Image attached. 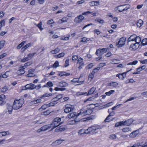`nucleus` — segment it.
<instances>
[{"label":"nucleus","mask_w":147,"mask_h":147,"mask_svg":"<svg viewBox=\"0 0 147 147\" xmlns=\"http://www.w3.org/2000/svg\"><path fill=\"white\" fill-rule=\"evenodd\" d=\"M98 105V104H90L88 107V108L90 109H89L84 111L81 110L80 111V113H78L77 115L75 113H71L67 115V118L70 119L72 118H76L80 115L83 116L90 114L92 112V109L96 107H97Z\"/></svg>","instance_id":"obj_1"},{"label":"nucleus","mask_w":147,"mask_h":147,"mask_svg":"<svg viewBox=\"0 0 147 147\" xmlns=\"http://www.w3.org/2000/svg\"><path fill=\"white\" fill-rule=\"evenodd\" d=\"M24 103V100L23 98L15 99L13 104V108L14 110H17L22 107Z\"/></svg>","instance_id":"obj_2"},{"label":"nucleus","mask_w":147,"mask_h":147,"mask_svg":"<svg viewBox=\"0 0 147 147\" xmlns=\"http://www.w3.org/2000/svg\"><path fill=\"white\" fill-rule=\"evenodd\" d=\"M61 121V119L59 117H56L54 119L53 121L51 124L50 125L52 128L51 129L52 130L59 125L61 124L62 122H61L59 124V123Z\"/></svg>","instance_id":"obj_3"},{"label":"nucleus","mask_w":147,"mask_h":147,"mask_svg":"<svg viewBox=\"0 0 147 147\" xmlns=\"http://www.w3.org/2000/svg\"><path fill=\"white\" fill-rule=\"evenodd\" d=\"M129 8V6L128 5H119L115 9L116 11L118 10L119 12H121L127 10Z\"/></svg>","instance_id":"obj_4"},{"label":"nucleus","mask_w":147,"mask_h":147,"mask_svg":"<svg viewBox=\"0 0 147 147\" xmlns=\"http://www.w3.org/2000/svg\"><path fill=\"white\" fill-rule=\"evenodd\" d=\"M52 128L50 125H46L42 126L40 128L36 131V132L40 133L42 131H47L51 128Z\"/></svg>","instance_id":"obj_5"},{"label":"nucleus","mask_w":147,"mask_h":147,"mask_svg":"<svg viewBox=\"0 0 147 147\" xmlns=\"http://www.w3.org/2000/svg\"><path fill=\"white\" fill-rule=\"evenodd\" d=\"M65 107L64 111L65 113H67L73 111L74 109V106L70 104L66 105Z\"/></svg>","instance_id":"obj_6"},{"label":"nucleus","mask_w":147,"mask_h":147,"mask_svg":"<svg viewBox=\"0 0 147 147\" xmlns=\"http://www.w3.org/2000/svg\"><path fill=\"white\" fill-rule=\"evenodd\" d=\"M108 48H105L102 49H99L96 52V55L98 56H100L106 53L107 51Z\"/></svg>","instance_id":"obj_7"},{"label":"nucleus","mask_w":147,"mask_h":147,"mask_svg":"<svg viewBox=\"0 0 147 147\" xmlns=\"http://www.w3.org/2000/svg\"><path fill=\"white\" fill-rule=\"evenodd\" d=\"M100 128V126L98 125H94L89 127L87 129L88 132L89 133L91 132H94L96 130Z\"/></svg>","instance_id":"obj_8"},{"label":"nucleus","mask_w":147,"mask_h":147,"mask_svg":"<svg viewBox=\"0 0 147 147\" xmlns=\"http://www.w3.org/2000/svg\"><path fill=\"white\" fill-rule=\"evenodd\" d=\"M126 38L123 37L120 38L117 44V46L118 47H121L123 46L125 43Z\"/></svg>","instance_id":"obj_9"},{"label":"nucleus","mask_w":147,"mask_h":147,"mask_svg":"<svg viewBox=\"0 0 147 147\" xmlns=\"http://www.w3.org/2000/svg\"><path fill=\"white\" fill-rule=\"evenodd\" d=\"M34 87H35V85L31 83L27 84L25 86L23 87L22 89L23 90H25L27 89L33 90L34 89Z\"/></svg>","instance_id":"obj_10"},{"label":"nucleus","mask_w":147,"mask_h":147,"mask_svg":"<svg viewBox=\"0 0 147 147\" xmlns=\"http://www.w3.org/2000/svg\"><path fill=\"white\" fill-rule=\"evenodd\" d=\"M84 19V17L82 15L79 16L75 18L74 22L76 23H81Z\"/></svg>","instance_id":"obj_11"},{"label":"nucleus","mask_w":147,"mask_h":147,"mask_svg":"<svg viewBox=\"0 0 147 147\" xmlns=\"http://www.w3.org/2000/svg\"><path fill=\"white\" fill-rule=\"evenodd\" d=\"M77 63L79 65L78 68L79 69H82L84 66V63L83 61V59L81 58H79L77 60Z\"/></svg>","instance_id":"obj_12"},{"label":"nucleus","mask_w":147,"mask_h":147,"mask_svg":"<svg viewBox=\"0 0 147 147\" xmlns=\"http://www.w3.org/2000/svg\"><path fill=\"white\" fill-rule=\"evenodd\" d=\"M139 46V44L134 42L131 44L130 47V49L131 50H136L137 49Z\"/></svg>","instance_id":"obj_13"},{"label":"nucleus","mask_w":147,"mask_h":147,"mask_svg":"<svg viewBox=\"0 0 147 147\" xmlns=\"http://www.w3.org/2000/svg\"><path fill=\"white\" fill-rule=\"evenodd\" d=\"M146 68L145 65H143L142 66L136 69V71L133 73L134 74H139L140 72L142 70Z\"/></svg>","instance_id":"obj_14"},{"label":"nucleus","mask_w":147,"mask_h":147,"mask_svg":"<svg viewBox=\"0 0 147 147\" xmlns=\"http://www.w3.org/2000/svg\"><path fill=\"white\" fill-rule=\"evenodd\" d=\"M59 100L56 97L52 99V102L49 103V105L52 106H54L57 103L58 101Z\"/></svg>","instance_id":"obj_15"},{"label":"nucleus","mask_w":147,"mask_h":147,"mask_svg":"<svg viewBox=\"0 0 147 147\" xmlns=\"http://www.w3.org/2000/svg\"><path fill=\"white\" fill-rule=\"evenodd\" d=\"M139 133V131L136 130L131 133L129 135L130 137L131 138H134Z\"/></svg>","instance_id":"obj_16"},{"label":"nucleus","mask_w":147,"mask_h":147,"mask_svg":"<svg viewBox=\"0 0 147 147\" xmlns=\"http://www.w3.org/2000/svg\"><path fill=\"white\" fill-rule=\"evenodd\" d=\"M133 121L134 120L131 119L123 121L124 125H129L132 123Z\"/></svg>","instance_id":"obj_17"},{"label":"nucleus","mask_w":147,"mask_h":147,"mask_svg":"<svg viewBox=\"0 0 147 147\" xmlns=\"http://www.w3.org/2000/svg\"><path fill=\"white\" fill-rule=\"evenodd\" d=\"M57 86L60 87H66L68 85V84L64 82H61L57 84Z\"/></svg>","instance_id":"obj_18"},{"label":"nucleus","mask_w":147,"mask_h":147,"mask_svg":"<svg viewBox=\"0 0 147 147\" xmlns=\"http://www.w3.org/2000/svg\"><path fill=\"white\" fill-rule=\"evenodd\" d=\"M79 79L78 78H74L71 80V81L75 83H78V84H77V85H81L82 84L84 81V80H83L82 81H79Z\"/></svg>","instance_id":"obj_19"},{"label":"nucleus","mask_w":147,"mask_h":147,"mask_svg":"<svg viewBox=\"0 0 147 147\" xmlns=\"http://www.w3.org/2000/svg\"><path fill=\"white\" fill-rule=\"evenodd\" d=\"M66 129L65 126H61L57 128L55 130L56 132L62 131H64Z\"/></svg>","instance_id":"obj_20"},{"label":"nucleus","mask_w":147,"mask_h":147,"mask_svg":"<svg viewBox=\"0 0 147 147\" xmlns=\"http://www.w3.org/2000/svg\"><path fill=\"white\" fill-rule=\"evenodd\" d=\"M96 88L94 87H92L89 90L88 92H87L86 96H89L93 94L95 91Z\"/></svg>","instance_id":"obj_21"},{"label":"nucleus","mask_w":147,"mask_h":147,"mask_svg":"<svg viewBox=\"0 0 147 147\" xmlns=\"http://www.w3.org/2000/svg\"><path fill=\"white\" fill-rule=\"evenodd\" d=\"M136 38V35L135 34L132 35L128 39V42H130L131 41H134V42H135Z\"/></svg>","instance_id":"obj_22"},{"label":"nucleus","mask_w":147,"mask_h":147,"mask_svg":"<svg viewBox=\"0 0 147 147\" xmlns=\"http://www.w3.org/2000/svg\"><path fill=\"white\" fill-rule=\"evenodd\" d=\"M99 4V1H92L89 3V5L91 6H97Z\"/></svg>","instance_id":"obj_23"},{"label":"nucleus","mask_w":147,"mask_h":147,"mask_svg":"<svg viewBox=\"0 0 147 147\" xmlns=\"http://www.w3.org/2000/svg\"><path fill=\"white\" fill-rule=\"evenodd\" d=\"M68 20V18L66 17H64L62 19H60L58 21V23L59 24H62L63 23L67 22Z\"/></svg>","instance_id":"obj_24"},{"label":"nucleus","mask_w":147,"mask_h":147,"mask_svg":"<svg viewBox=\"0 0 147 147\" xmlns=\"http://www.w3.org/2000/svg\"><path fill=\"white\" fill-rule=\"evenodd\" d=\"M70 74L67 73L64 71L59 72V75L60 76H69Z\"/></svg>","instance_id":"obj_25"},{"label":"nucleus","mask_w":147,"mask_h":147,"mask_svg":"<svg viewBox=\"0 0 147 147\" xmlns=\"http://www.w3.org/2000/svg\"><path fill=\"white\" fill-rule=\"evenodd\" d=\"M78 133L80 135H82L84 134H89V132H88L87 129L85 130L84 129H82L80 130L78 132Z\"/></svg>","instance_id":"obj_26"},{"label":"nucleus","mask_w":147,"mask_h":147,"mask_svg":"<svg viewBox=\"0 0 147 147\" xmlns=\"http://www.w3.org/2000/svg\"><path fill=\"white\" fill-rule=\"evenodd\" d=\"M32 45V43H29L26 45H25L21 49V50L24 51H25L26 49H27L28 48L30 47Z\"/></svg>","instance_id":"obj_27"},{"label":"nucleus","mask_w":147,"mask_h":147,"mask_svg":"<svg viewBox=\"0 0 147 147\" xmlns=\"http://www.w3.org/2000/svg\"><path fill=\"white\" fill-rule=\"evenodd\" d=\"M60 51V49L57 48L55 49L52 50L50 51V53L52 54H55L58 53Z\"/></svg>","instance_id":"obj_28"},{"label":"nucleus","mask_w":147,"mask_h":147,"mask_svg":"<svg viewBox=\"0 0 147 147\" xmlns=\"http://www.w3.org/2000/svg\"><path fill=\"white\" fill-rule=\"evenodd\" d=\"M64 140H65L63 139H60L56 140L54 142V143L57 145H58L61 144L62 142L64 141Z\"/></svg>","instance_id":"obj_29"},{"label":"nucleus","mask_w":147,"mask_h":147,"mask_svg":"<svg viewBox=\"0 0 147 147\" xmlns=\"http://www.w3.org/2000/svg\"><path fill=\"white\" fill-rule=\"evenodd\" d=\"M70 36L69 35H67L66 36H62L60 37V39L61 40L67 41L69 39Z\"/></svg>","instance_id":"obj_30"},{"label":"nucleus","mask_w":147,"mask_h":147,"mask_svg":"<svg viewBox=\"0 0 147 147\" xmlns=\"http://www.w3.org/2000/svg\"><path fill=\"white\" fill-rule=\"evenodd\" d=\"M118 83L116 82H112L109 84V86L114 87H116L118 85Z\"/></svg>","instance_id":"obj_31"},{"label":"nucleus","mask_w":147,"mask_h":147,"mask_svg":"<svg viewBox=\"0 0 147 147\" xmlns=\"http://www.w3.org/2000/svg\"><path fill=\"white\" fill-rule=\"evenodd\" d=\"M119 60L117 59H113L111 60L110 63L112 64H117L119 63Z\"/></svg>","instance_id":"obj_32"},{"label":"nucleus","mask_w":147,"mask_h":147,"mask_svg":"<svg viewBox=\"0 0 147 147\" xmlns=\"http://www.w3.org/2000/svg\"><path fill=\"white\" fill-rule=\"evenodd\" d=\"M5 43V40H3L0 41V50L3 49Z\"/></svg>","instance_id":"obj_33"},{"label":"nucleus","mask_w":147,"mask_h":147,"mask_svg":"<svg viewBox=\"0 0 147 147\" xmlns=\"http://www.w3.org/2000/svg\"><path fill=\"white\" fill-rule=\"evenodd\" d=\"M25 73V71L23 69H20L17 72V74L19 75L24 74Z\"/></svg>","instance_id":"obj_34"},{"label":"nucleus","mask_w":147,"mask_h":147,"mask_svg":"<svg viewBox=\"0 0 147 147\" xmlns=\"http://www.w3.org/2000/svg\"><path fill=\"white\" fill-rule=\"evenodd\" d=\"M90 39L89 38H87L86 37H84L82 38L80 41L81 42H83L85 43H87L88 41L90 40Z\"/></svg>","instance_id":"obj_35"},{"label":"nucleus","mask_w":147,"mask_h":147,"mask_svg":"<svg viewBox=\"0 0 147 147\" xmlns=\"http://www.w3.org/2000/svg\"><path fill=\"white\" fill-rule=\"evenodd\" d=\"M9 72L8 71L6 72L4 74L1 75V76L4 78H7L9 75Z\"/></svg>","instance_id":"obj_36"},{"label":"nucleus","mask_w":147,"mask_h":147,"mask_svg":"<svg viewBox=\"0 0 147 147\" xmlns=\"http://www.w3.org/2000/svg\"><path fill=\"white\" fill-rule=\"evenodd\" d=\"M143 22L142 20H139L137 23V25L138 27H140L143 24Z\"/></svg>","instance_id":"obj_37"},{"label":"nucleus","mask_w":147,"mask_h":147,"mask_svg":"<svg viewBox=\"0 0 147 147\" xmlns=\"http://www.w3.org/2000/svg\"><path fill=\"white\" fill-rule=\"evenodd\" d=\"M141 40V39L140 37L139 36H136V38L135 39V42L139 44V43L140 42Z\"/></svg>","instance_id":"obj_38"},{"label":"nucleus","mask_w":147,"mask_h":147,"mask_svg":"<svg viewBox=\"0 0 147 147\" xmlns=\"http://www.w3.org/2000/svg\"><path fill=\"white\" fill-rule=\"evenodd\" d=\"M131 129L130 128H125L122 129V131L124 132H127L129 131H131Z\"/></svg>","instance_id":"obj_39"},{"label":"nucleus","mask_w":147,"mask_h":147,"mask_svg":"<svg viewBox=\"0 0 147 147\" xmlns=\"http://www.w3.org/2000/svg\"><path fill=\"white\" fill-rule=\"evenodd\" d=\"M123 121H120L116 123H115V127H117L121 126L122 125H124Z\"/></svg>","instance_id":"obj_40"},{"label":"nucleus","mask_w":147,"mask_h":147,"mask_svg":"<svg viewBox=\"0 0 147 147\" xmlns=\"http://www.w3.org/2000/svg\"><path fill=\"white\" fill-rule=\"evenodd\" d=\"M87 92H83L81 91H80L76 93V95L78 96H80L82 95H86Z\"/></svg>","instance_id":"obj_41"},{"label":"nucleus","mask_w":147,"mask_h":147,"mask_svg":"<svg viewBox=\"0 0 147 147\" xmlns=\"http://www.w3.org/2000/svg\"><path fill=\"white\" fill-rule=\"evenodd\" d=\"M65 55V53H61L58 55H56L55 57L56 58H60L63 57Z\"/></svg>","instance_id":"obj_42"},{"label":"nucleus","mask_w":147,"mask_h":147,"mask_svg":"<svg viewBox=\"0 0 147 147\" xmlns=\"http://www.w3.org/2000/svg\"><path fill=\"white\" fill-rule=\"evenodd\" d=\"M41 101V100L40 99H38L36 100L32 101L31 102L33 104H36L40 102Z\"/></svg>","instance_id":"obj_43"},{"label":"nucleus","mask_w":147,"mask_h":147,"mask_svg":"<svg viewBox=\"0 0 147 147\" xmlns=\"http://www.w3.org/2000/svg\"><path fill=\"white\" fill-rule=\"evenodd\" d=\"M95 73L93 72H92L90 74L88 77V79L89 80H90V81H91L92 79L94 78V74Z\"/></svg>","instance_id":"obj_44"},{"label":"nucleus","mask_w":147,"mask_h":147,"mask_svg":"<svg viewBox=\"0 0 147 147\" xmlns=\"http://www.w3.org/2000/svg\"><path fill=\"white\" fill-rule=\"evenodd\" d=\"M13 108V106H11L10 105L8 106L7 107V109L8 113L9 114H11L12 113Z\"/></svg>","instance_id":"obj_45"},{"label":"nucleus","mask_w":147,"mask_h":147,"mask_svg":"<svg viewBox=\"0 0 147 147\" xmlns=\"http://www.w3.org/2000/svg\"><path fill=\"white\" fill-rule=\"evenodd\" d=\"M95 21L97 22H98L100 24H103L104 22H105L103 20L100 19L99 18H96L95 20Z\"/></svg>","instance_id":"obj_46"},{"label":"nucleus","mask_w":147,"mask_h":147,"mask_svg":"<svg viewBox=\"0 0 147 147\" xmlns=\"http://www.w3.org/2000/svg\"><path fill=\"white\" fill-rule=\"evenodd\" d=\"M115 91L113 90H111L108 92H107L105 93V94L106 95L110 96L111 94L113 93Z\"/></svg>","instance_id":"obj_47"},{"label":"nucleus","mask_w":147,"mask_h":147,"mask_svg":"<svg viewBox=\"0 0 147 147\" xmlns=\"http://www.w3.org/2000/svg\"><path fill=\"white\" fill-rule=\"evenodd\" d=\"M26 41L22 42L20 44H19L17 47V49H20L23 45H24L26 43Z\"/></svg>","instance_id":"obj_48"},{"label":"nucleus","mask_w":147,"mask_h":147,"mask_svg":"<svg viewBox=\"0 0 147 147\" xmlns=\"http://www.w3.org/2000/svg\"><path fill=\"white\" fill-rule=\"evenodd\" d=\"M5 96L3 94H1L0 95V100H1L3 102H5Z\"/></svg>","instance_id":"obj_49"},{"label":"nucleus","mask_w":147,"mask_h":147,"mask_svg":"<svg viewBox=\"0 0 147 147\" xmlns=\"http://www.w3.org/2000/svg\"><path fill=\"white\" fill-rule=\"evenodd\" d=\"M59 66V62L58 61H55L53 65V67L56 68Z\"/></svg>","instance_id":"obj_50"},{"label":"nucleus","mask_w":147,"mask_h":147,"mask_svg":"<svg viewBox=\"0 0 147 147\" xmlns=\"http://www.w3.org/2000/svg\"><path fill=\"white\" fill-rule=\"evenodd\" d=\"M8 90V88L6 86H4L1 89V91L2 92H5Z\"/></svg>","instance_id":"obj_51"},{"label":"nucleus","mask_w":147,"mask_h":147,"mask_svg":"<svg viewBox=\"0 0 147 147\" xmlns=\"http://www.w3.org/2000/svg\"><path fill=\"white\" fill-rule=\"evenodd\" d=\"M109 138L111 140H115L117 138V136L115 134H111Z\"/></svg>","instance_id":"obj_52"},{"label":"nucleus","mask_w":147,"mask_h":147,"mask_svg":"<svg viewBox=\"0 0 147 147\" xmlns=\"http://www.w3.org/2000/svg\"><path fill=\"white\" fill-rule=\"evenodd\" d=\"M52 94L51 93H46L42 95L41 97V98L48 97L49 96H52Z\"/></svg>","instance_id":"obj_53"},{"label":"nucleus","mask_w":147,"mask_h":147,"mask_svg":"<svg viewBox=\"0 0 147 147\" xmlns=\"http://www.w3.org/2000/svg\"><path fill=\"white\" fill-rule=\"evenodd\" d=\"M138 63V61L137 60H135L134 61L130 62L129 63H128L127 64V65H136V64Z\"/></svg>","instance_id":"obj_54"},{"label":"nucleus","mask_w":147,"mask_h":147,"mask_svg":"<svg viewBox=\"0 0 147 147\" xmlns=\"http://www.w3.org/2000/svg\"><path fill=\"white\" fill-rule=\"evenodd\" d=\"M42 22L41 21L37 25V26L40 30H43V28L42 27Z\"/></svg>","instance_id":"obj_55"},{"label":"nucleus","mask_w":147,"mask_h":147,"mask_svg":"<svg viewBox=\"0 0 147 147\" xmlns=\"http://www.w3.org/2000/svg\"><path fill=\"white\" fill-rule=\"evenodd\" d=\"M69 65V59H67L66 60L65 64H64V67H66Z\"/></svg>","instance_id":"obj_56"},{"label":"nucleus","mask_w":147,"mask_h":147,"mask_svg":"<svg viewBox=\"0 0 147 147\" xmlns=\"http://www.w3.org/2000/svg\"><path fill=\"white\" fill-rule=\"evenodd\" d=\"M36 54V53H30L28 54V57L30 59H31L32 57H33Z\"/></svg>","instance_id":"obj_57"},{"label":"nucleus","mask_w":147,"mask_h":147,"mask_svg":"<svg viewBox=\"0 0 147 147\" xmlns=\"http://www.w3.org/2000/svg\"><path fill=\"white\" fill-rule=\"evenodd\" d=\"M65 88H59L58 87H56L54 89V90H55L56 91H59V90H61V91H63L65 90Z\"/></svg>","instance_id":"obj_58"},{"label":"nucleus","mask_w":147,"mask_h":147,"mask_svg":"<svg viewBox=\"0 0 147 147\" xmlns=\"http://www.w3.org/2000/svg\"><path fill=\"white\" fill-rule=\"evenodd\" d=\"M110 117L109 115H108L105 119V122H109L113 120L111 119L110 118Z\"/></svg>","instance_id":"obj_59"},{"label":"nucleus","mask_w":147,"mask_h":147,"mask_svg":"<svg viewBox=\"0 0 147 147\" xmlns=\"http://www.w3.org/2000/svg\"><path fill=\"white\" fill-rule=\"evenodd\" d=\"M142 45H147V38L143 39L142 40Z\"/></svg>","instance_id":"obj_60"},{"label":"nucleus","mask_w":147,"mask_h":147,"mask_svg":"<svg viewBox=\"0 0 147 147\" xmlns=\"http://www.w3.org/2000/svg\"><path fill=\"white\" fill-rule=\"evenodd\" d=\"M2 133V136H4L6 135H9L10 134L8 131H2L1 132Z\"/></svg>","instance_id":"obj_61"},{"label":"nucleus","mask_w":147,"mask_h":147,"mask_svg":"<svg viewBox=\"0 0 147 147\" xmlns=\"http://www.w3.org/2000/svg\"><path fill=\"white\" fill-rule=\"evenodd\" d=\"M139 61L141 63L143 64H147V59L143 60H140Z\"/></svg>","instance_id":"obj_62"},{"label":"nucleus","mask_w":147,"mask_h":147,"mask_svg":"<svg viewBox=\"0 0 147 147\" xmlns=\"http://www.w3.org/2000/svg\"><path fill=\"white\" fill-rule=\"evenodd\" d=\"M5 22L4 20H2L0 22V28L1 27L3 26H4Z\"/></svg>","instance_id":"obj_63"},{"label":"nucleus","mask_w":147,"mask_h":147,"mask_svg":"<svg viewBox=\"0 0 147 147\" xmlns=\"http://www.w3.org/2000/svg\"><path fill=\"white\" fill-rule=\"evenodd\" d=\"M94 32L97 35H99L100 33V32L99 30L98 29H94Z\"/></svg>","instance_id":"obj_64"}]
</instances>
